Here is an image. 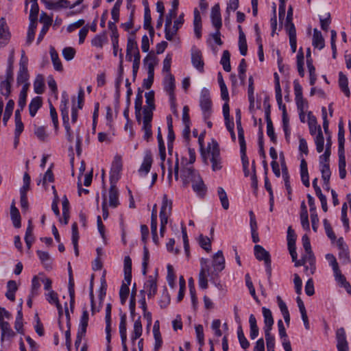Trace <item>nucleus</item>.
Returning a JSON list of instances; mask_svg holds the SVG:
<instances>
[{"label":"nucleus","mask_w":351,"mask_h":351,"mask_svg":"<svg viewBox=\"0 0 351 351\" xmlns=\"http://www.w3.org/2000/svg\"><path fill=\"white\" fill-rule=\"evenodd\" d=\"M225 268V258L221 250H219L213 256L211 265L208 258L200 259V271L199 274V286L201 289L208 287V279L215 286L220 287L219 273Z\"/></svg>","instance_id":"nucleus-1"},{"label":"nucleus","mask_w":351,"mask_h":351,"mask_svg":"<svg viewBox=\"0 0 351 351\" xmlns=\"http://www.w3.org/2000/svg\"><path fill=\"white\" fill-rule=\"evenodd\" d=\"M158 59L153 53H148L144 58V65L147 71V78L144 79L143 85L146 89H149L154 82V67L158 64Z\"/></svg>","instance_id":"nucleus-2"},{"label":"nucleus","mask_w":351,"mask_h":351,"mask_svg":"<svg viewBox=\"0 0 351 351\" xmlns=\"http://www.w3.org/2000/svg\"><path fill=\"white\" fill-rule=\"evenodd\" d=\"M171 210L172 202L167 199V195H164L159 214L160 220V234L161 237H164V234L166 230V225L168 222V218L171 213Z\"/></svg>","instance_id":"nucleus-3"},{"label":"nucleus","mask_w":351,"mask_h":351,"mask_svg":"<svg viewBox=\"0 0 351 351\" xmlns=\"http://www.w3.org/2000/svg\"><path fill=\"white\" fill-rule=\"evenodd\" d=\"M199 106L205 120L209 119L212 112V101L209 90L203 88L200 93Z\"/></svg>","instance_id":"nucleus-4"},{"label":"nucleus","mask_w":351,"mask_h":351,"mask_svg":"<svg viewBox=\"0 0 351 351\" xmlns=\"http://www.w3.org/2000/svg\"><path fill=\"white\" fill-rule=\"evenodd\" d=\"M254 256L258 261H263L266 267V273L269 278L271 276V256L263 247L260 245L254 246Z\"/></svg>","instance_id":"nucleus-5"},{"label":"nucleus","mask_w":351,"mask_h":351,"mask_svg":"<svg viewBox=\"0 0 351 351\" xmlns=\"http://www.w3.org/2000/svg\"><path fill=\"white\" fill-rule=\"evenodd\" d=\"M208 153L211 156L212 169L214 171L220 170L222 168L221 158L219 145L216 141H213L212 146L209 145Z\"/></svg>","instance_id":"nucleus-6"},{"label":"nucleus","mask_w":351,"mask_h":351,"mask_svg":"<svg viewBox=\"0 0 351 351\" xmlns=\"http://www.w3.org/2000/svg\"><path fill=\"white\" fill-rule=\"evenodd\" d=\"M122 167L121 157L119 156H115L112 162L110 171V184H116L119 180Z\"/></svg>","instance_id":"nucleus-7"},{"label":"nucleus","mask_w":351,"mask_h":351,"mask_svg":"<svg viewBox=\"0 0 351 351\" xmlns=\"http://www.w3.org/2000/svg\"><path fill=\"white\" fill-rule=\"evenodd\" d=\"M337 348L338 351H349L348 343L346 339V331L343 328L336 331Z\"/></svg>","instance_id":"nucleus-8"},{"label":"nucleus","mask_w":351,"mask_h":351,"mask_svg":"<svg viewBox=\"0 0 351 351\" xmlns=\"http://www.w3.org/2000/svg\"><path fill=\"white\" fill-rule=\"evenodd\" d=\"M191 62L193 66L199 72H204V62L202 54L199 49L193 47L191 49Z\"/></svg>","instance_id":"nucleus-9"},{"label":"nucleus","mask_w":351,"mask_h":351,"mask_svg":"<svg viewBox=\"0 0 351 351\" xmlns=\"http://www.w3.org/2000/svg\"><path fill=\"white\" fill-rule=\"evenodd\" d=\"M193 191L200 197H204L207 191V187L199 175L195 176L191 181Z\"/></svg>","instance_id":"nucleus-10"},{"label":"nucleus","mask_w":351,"mask_h":351,"mask_svg":"<svg viewBox=\"0 0 351 351\" xmlns=\"http://www.w3.org/2000/svg\"><path fill=\"white\" fill-rule=\"evenodd\" d=\"M199 175L192 167H185L181 169L180 178L184 186H186L194 179L195 176Z\"/></svg>","instance_id":"nucleus-11"},{"label":"nucleus","mask_w":351,"mask_h":351,"mask_svg":"<svg viewBox=\"0 0 351 351\" xmlns=\"http://www.w3.org/2000/svg\"><path fill=\"white\" fill-rule=\"evenodd\" d=\"M10 38V34L5 19H0V47L5 46Z\"/></svg>","instance_id":"nucleus-12"},{"label":"nucleus","mask_w":351,"mask_h":351,"mask_svg":"<svg viewBox=\"0 0 351 351\" xmlns=\"http://www.w3.org/2000/svg\"><path fill=\"white\" fill-rule=\"evenodd\" d=\"M1 330V342L4 341H10L15 336V332L12 330L8 322L0 323Z\"/></svg>","instance_id":"nucleus-13"},{"label":"nucleus","mask_w":351,"mask_h":351,"mask_svg":"<svg viewBox=\"0 0 351 351\" xmlns=\"http://www.w3.org/2000/svg\"><path fill=\"white\" fill-rule=\"evenodd\" d=\"M164 90L167 92L169 97L176 96L174 91L176 88L175 78L171 73H168L163 81Z\"/></svg>","instance_id":"nucleus-14"},{"label":"nucleus","mask_w":351,"mask_h":351,"mask_svg":"<svg viewBox=\"0 0 351 351\" xmlns=\"http://www.w3.org/2000/svg\"><path fill=\"white\" fill-rule=\"evenodd\" d=\"M210 18L213 25L215 29H220L222 26L220 7L218 3L211 8Z\"/></svg>","instance_id":"nucleus-15"},{"label":"nucleus","mask_w":351,"mask_h":351,"mask_svg":"<svg viewBox=\"0 0 351 351\" xmlns=\"http://www.w3.org/2000/svg\"><path fill=\"white\" fill-rule=\"evenodd\" d=\"M144 291L147 293L148 298H152L157 293V283L156 279L152 276L148 277L147 280L144 284Z\"/></svg>","instance_id":"nucleus-16"},{"label":"nucleus","mask_w":351,"mask_h":351,"mask_svg":"<svg viewBox=\"0 0 351 351\" xmlns=\"http://www.w3.org/2000/svg\"><path fill=\"white\" fill-rule=\"evenodd\" d=\"M46 7L50 10H57L60 8H74L72 7V3L68 0H58L56 1H45Z\"/></svg>","instance_id":"nucleus-17"},{"label":"nucleus","mask_w":351,"mask_h":351,"mask_svg":"<svg viewBox=\"0 0 351 351\" xmlns=\"http://www.w3.org/2000/svg\"><path fill=\"white\" fill-rule=\"evenodd\" d=\"M152 164V157L150 152H147L143 158V162L138 169L141 176H146L150 171Z\"/></svg>","instance_id":"nucleus-18"},{"label":"nucleus","mask_w":351,"mask_h":351,"mask_svg":"<svg viewBox=\"0 0 351 351\" xmlns=\"http://www.w3.org/2000/svg\"><path fill=\"white\" fill-rule=\"evenodd\" d=\"M14 81V77L8 78L5 75V80L0 82V93L5 98H8L11 94L12 83Z\"/></svg>","instance_id":"nucleus-19"},{"label":"nucleus","mask_w":351,"mask_h":351,"mask_svg":"<svg viewBox=\"0 0 351 351\" xmlns=\"http://www.w3.org/2000/svg\"><path fill=\"white\" fill-rule=\"evenodd\" d=\"M265 119L267 122V134L273 143H276L277 138L274 132L273 123L270 118L269 106H268V108L265 110Z\"/></svg>","instance_id":"nucleus-20"},{"label":"nucleus","mask_w":351,"mask_h":351,"mask_svg":"<svg viewBox=\"0 0 351 351\" xmlns=\"http://www.w3.org/2000/svg\"><path fill=\"white\" fill-rule=\"evenodd\" d=\"M69 97L67 93L64 91L62 93L61 101L60 105V110L61 112V116L62 120L69 119Z\"/></svg>","instance_id":"nucleus-21"},{"label":"nucleus","mask_w":351,"mask_h":351,"mask_svg":"<svg viewBox=\"0 0 351 351\" xmlns=\"http://www.w3.org/2000/svg\"><path fill=\"white\" fill-rule=\"evenodd\" d=\"M262 312L264 317L265 324L263 328L264 331L271 330L272 326L274 325V319L271 311L269 308H267L266 307H263Z\"/></svg>","instance_id":"nucleus-22"},{"label":"nucleus","mask_w":351,"mask_h":351,"mask_svg":"<svg viewBox=\"0 0 351 351\" xmlns=\"http://www.w3.org/2000/svg\"><path fill=\"white\" fill-rule=\"evenodd\" d=\"M109 205L112 208H116L119 205V191L116 184H110L109 189Z\"/></svg>","instance_id":"nucleus-23"},{"label":"nucleus","mask_w":351,"mask_h":351,"mask_svg":"<svg viewBox=\"0 0 351 351\" xmlns=\"http://www.w3.org/2000/svg\"><path fill=\"white\" fill-rule=\"evenodd\" d=\"M312 45L315 48L322 49L325 46L324 39L320 31L314 29Z\"/></svg>","instance_id":"nucleus-24"},{"label":"nucleus","mask_w":351,"mask_h":351,"mask_svg":"<svg viewBox=\"0 0 351 351\" xmlns=\"http://www.w3.org/2000/svg\"><path fill=\"white\" fill-rule=\"evenodd\" d=\"M177 15V11H174V12H173L172 10H170L169 11V13L167 14L166 16V19H165V38L167 40H170L171 41V34L169 33V27L171 26V24H172V19L173 18H175Z\"/></svg>","instance_id":"nucleus-25"},{"label":"nucleus","mask_w":351,"mask_h":351,"mask_svg":"<svg viewBox=\"0 0 351 351\" xmlns=\"http://www.w3.org/2000/svg\"><path fill=\"white\" fill-rule=\"evenodd\" d=\"M339 86L344 95L349 97L350 96V92L348 88V80L347 77L342 72L339 73Z\"/></svg>","instance_id":"nucleus-26"},{"label":"nucleus","mask_w":351,"mask_h":351,"mask_svg":"<svg viewBox=\"0 0 351 351\" xmlns=\"http://www.w3.org/2000/svg\"><path fill=\"white\" fill-rule=\"evenodd\" d=\"M42 106V98L37 96L33 98L29 104V111L31 117H34L38 109Z\"/></svg>","instance_id":"nucleus-27"},{"label":"nucleus","mask_w":351,"mask_h":351,"mask_svg":"<svg viewBox=\"0 0 351 351\" xmlns=\"http://www.w3.org/2000/svg\"><path fill=\"white\" fill-rule=\"evenodd\" d=\"M142 332L143 327L141 321V317H138V319L134 322L133 331L131 335V340L132 343H134V341L141 336Z\"/></svg>","instance_id":"nucleus-28"},{"label":"nucleus","mask_w":351,"mask_h":351,"mask_svg":"<svg viewBox=\"0 0 351 351\" xmlns=\"http://www.w3.org/2000/svg\"><path fill=\"white\" fill-rule=\"evenodd\" d=\"M194 32L197 38H199L202 36V19L199 11L195 9L194 11Z\"/></svg>","instance_id":"nucleus-29"},{"label":"nucleus","mask_w":351,"mask_h":351,"mask_svg":"<svg viewBox=\"0 0 351 351\" xmlns=\"http://www.w3.org/2000/svg\"><path fill=\"white\" fill-rule=\"evenodd\" d=\"M184 23V14L182 13L179 17L174 21L173 27H169L168 29L169 33L171 34V40H173L174 36L177 34L178 30L182 27Z\"/></svg>","instance_id":"nucleus-30"},{"label":"nucleus","mask_w":351,"mask_h":351,"mask_svg":"<svg viewBox=\"0 0 351 351\" xmlns=\"http://www.w3.org/2000/svg\"><path fill=\"white\" fill-rule=\"evenodd\" d=\"M316 146V151L322 153L324 149V137L320 126H318V132L314 139Z\"/></svg>","instance_id":"nucleus-31"},{"label":"nucleus","mask_w":351,"mask_h":351,"mask_svg":"<svg viewBox=\"0 0 351 351\" xmlns=\"http://www.w3.org/2000/svg\"><path fill=\"white\" fill-rule=\"evenodd\" d=\"M305 252L306 254L302 256V258L304 261L305 264L308 263L310 265V273L311 274H313L316 269L315 258L314 254L312 250L310 252Z\"/></svg>","instance_id":"nucleus-32"},{"label":"nucleus","mask_w":351,"mask_h":351,"mask_svg":"<svg viewBox=\"0 0 351 351\" xmlns=\"http://www.w3.org/2000/svg\"><path fill=\"white\" fill-rule=\"evenodd\" d=\"M250 324V337L252 339H256L258 335V328L256 324V319L253 314H251L249 317Z\"/></svg>","instance_id":"nucleus-33"},{"label":"nucleus","mask_w":351,"mask_h":351,"mask_svg":"<svg viewBox=\"0 0 351 351\" xmlns=\"http://www.w3.org/2000/svg\"><path fill=\"white\" fill-rule=\"evenodd\" d=\"M142 104H143V96L142 91L138 90V94L136 95L135 101H134V108H135V114L136 119L138 122L141 121V111L142 109Z\"/></svg>","instance_id":"nucleus-34"},{"label":"nucleus","mask_w":351,"mask_h":351,"mask_svg":"<svg viewBox=\"0 0 351 351\" xmlns=\"http://www.w3.org/2000/svg\"><path fill=\"white\" fill-rule=\"evenodd\" d=\"M108 42L106 33L104 32L100 34L96 35L91 40L93 46L101 49L104 43Z\"/></svg>","instance_id":"nucleus-35"},{"label":"nucleus","mask_w":351,"mask_h":351,"mask_svg":"<svg viewBox=\"0 0 351 351\" xmlns=\"http://www.w3.org/2000/svg\"><path fill=\"white\" fill-rule=\"evenodd\" d=\"M29 85H30V84H24L22 87L21 92H20L18 105H19V107L21 108V110H23L26 105L27 90H28Z\"/></svg>","instance_id":"nucleus-36"},{"label":"nucleus","mask_w":351,"mask_h":351,"mask_svg":"<svg viewBox=\"0 0 351 351\" xmlns=\"http://www.w3.org/2000/svg\"><path fill=\"white\" fill-rule=\"evenodd\" d=\"M50 56L54 69L58 71H62L63 69L62 62L59 59L58 53L53 47H51L50 49Z\"/></svg>","instance_id":"nucleus-37"},{"label":"nucleus","mask_w":351,"mask_h":351,"mask_svg":"<svg viewBox=\"0 0 351 351\" xmlns=\"http://www.w3.org/2000/svg\"><path fill=\"white\" fill-rule=\"evenodd\" d=\"M220 63L225 71L230 72L231 71L230 53L228 50L223 51Z\"/></svg>","instance_id":"nucleus-38"},{"label":"nucleus","mask_w":351,"mask_h":351,"mask_svg":"<svg viewBox=\"0 0 351 351\" xmlns=\"http://www.w3.org/2000/svg\"><path fill=\"white\" fill-rule=\"evenodd\" d=\"M29 73L27 69H19L16 77V82L18 85L23 84V86L25 84H29Z\"/></svg>","instance_id":"nucleus-39"},{"label":"nucleus","mask_w":351,"mask_h":351,"mask_svg":"<svg viewBox=\"0 0 351 351\" xmlns=\"http://www.w3.org/2000/svg\"><path fill=\"white\" fill-rule=\"evenodd\" d=\"M31 178L27 173H25L23 178V186L20 189V196H27V193L30 189Z\"/></svg>","instance_id":"nucleus-40"},{"label":"nucleus","mask_w":351,"mask_h":351,"mask_svg":"<svg viewBox=\"0 0 351 351\" xmlns=\"http://www.w3.org/2000/svg\"><path fill=\"white\" fill-rule=\"evenodd\" d=\"M217 194L223 208L228 210L229 208V201L226 191L222 187L219 186L217 188Z\"/></svg>","instance_id":"nucleus-41"},{"label":"nucleus","mask_w":351,"mask_h":351,"mask_svg":"<svg viewBox=\"0 0 351 351\" xmlns=\"http://www.w3.org/2000/svg\"><path fill=\"white\" fill-rule=\"evenodd\" d=\"M119 333L121 341H127V328H126V315L125 314L121 316L119 323Z\"/></svg>","instance_id":"nucleus-42"},{"label":"nucleus","mask_w":351,"mask_h":351,"mask_svg":"<svg viewBox=\"0 0 351 351\" xmlns=\"http://www.w3.org/2000/svg\"><path fill=\"white\" fill-rule=\"evenodd\" d=\"M308 127H309V132L311 135H315L316 132H318V126L317 125V119L315 116L311 114V112H309L308 114Z\"/></svg>","instance_id":"nucleus-43"},{"label":"nucleus","mask_w":351,"mask_h":351,"mask_svg":"<svg viewBox=\"0 0 351 351\" xmlns=\"http://www.w3.org/2000/svg\"><path fill=\"white\" fill-rule=\"evenodd\" d=\"M265 336L267 351H274L275 337L271 335V330H265Z\"/></svg>","instance_id":"nucleus-44"},{"label":"nucleus","mask_w":351,"mask_h":351,"mask_svg":"<svg viewBox=\"0 0 351 351\" xmlns=\"http://www.w3.org/2000/svg\"><path fill=\"white\" fill-rule=\"evenodd\" d=\"M319 168L322 173V178L324 180V185H328L331 176L330 165H323L322 166H319Z\"/></svg>","instance_id":"nucleus-45"},{"label":"nucleus","mask_w":351,"mask_h":351,"mask_svg":"<svg viewBox=\"0 0 351 351\" xmlns=\"http://www.w3.org/2000/svg\"><path fill=\"white\" fill-rule=\"evenodd\" d=\"M237 335L241 347L243 349H247L250 346V343L245 337L241 325L240 324L237 328Z\"/></svg>","instance_id":"nucleus-46"},{"label":"nucleus","mask_w":351,"mask_h":351,"mask_svg":"<svg viewBox=\"0 0 351 351\" xmlns=\"http://www.w3.org/2000/svg\"><path fill=\"white\" fill-rule=\"evenodd\" d=\"M37 254L46 269L51 268L50 256L48 252L38 250Z\"/></svg>","instance_id":"nucleus-47"},{"label":"nucleus","mask_w":351,"mask_h":351,"mask_svg":"<svg viewBox=\"0 0 351 351\" xmlns=\"http://www.w3.org/2000/svg\"><path fill=\"white\" fill-rule=\"evenodd\" d=\"M33 227L32 226V222L29 220V224L26 230L25 236V241L26 243L27 247L29 249L32 246V244L34 241V237H33Z\"/></svg>","instance_id":"nucleus-48"},{"label":"nucleus","mask_w":351,"mask_h":351,"mask_svg":"<svg viewBox=\"0 0 351 351\" xmlns=\"http://www.w3.org/2000/svg\"><path fill=\"white\" fill-rule=\"evenodd\" d=\"M69 293L70 296V308L73 310L75 304V290L74 281L72 275H70L69 280Z\"/></svg>","instance_id":"nucleus-49"},{"label":"nucleus","mask_w":351,"mask_h":351,"mask_svg":"<svg viewBox=\"0 0 351 351\" xmlns=\"http://www.w3.org/2000/svg\"><path fill=\"white\" fill-rule=\"evenodd\" d=\"M14 61V50H12L8 60V67L5 72V75L8 76V78H12V77H14V73H13V64Z\"/></svg>","instance_id":"nucleus-50"},{"label":"nucleus","mask_w":351,"mask_h":351,"mask_svg":"<svg viewBox=\"0 0 351 351\" xmlns=\"http://www.w3.org/2000/svg\"><path fill=\"white\" fill-rule=\"evenodd\" d=\"M239 49L240 53L245 56L247 52V45L245 34H241V36H239Z\"/></svg>","instance_id":"nucleus-51"},{"label":"nucleus","mask_w":351,"mask_h":351,"mask_svg":"<svg viewBox=\"0 0 351 351\" xmlns=\"http://www.w3.org/2000/svg\"><path fill=\"white\" fill-rule=\"evenodd\" d=\"M240 149L244 175L245 176L247 177L249 176L250 172L248 169L249 160L246 155V149H243V148H240Z\"/></svg>","instance_id":"nucleus-52"},{"label":"nucleus","mask_w":351,"mask_h":351,"mask_svg":"<svg viewBox=\"0 0 351 351\" xmlns=\"http://www.w3.org/2000/svg\"><path fill=\"white\" fill-rule=\"evenodd\" d=\"M14 328L16 330L21 334H23V313L22 308H20L16 315L15 323H14Z\"/></svg>","instance_id":"nucleus-53"},{"label":"nucleus","mask_w":351,"mask_h":351,"mask_svg":"<svg viewBox=\"0 0 351 351\" xmlns=\"http://www.w3.org/2000/svg\"><path fill=\"white\" fill-rule=\"evenodd\" d=\"M45 84L41 75H38L34 82V92L37 94H42L44 91Z\"/></svg>","instance_id":"nucleus-54"},{"label":"nucleus","mask_w":351,"mask_h":351,"mask_svg":"<svg viewBox=\"0 0 351 351\" xmlns=\"http://www.w3.org/2000/svg\"><path fill=\"white\" fill-rule=\"evenodd\" d=\"M237 128L238 132V138L240 145V148H243V149H246V144L244 137V130L243 129L241 123H237Z\"/></svg>","instance_id":"nucleus-55"},{"label":"nucleus","mask_w":351,"mask_h":351,"mask_svg":"<svg viewBox=\"0 0 351 351\" xmlns=\"http://www.w3.org/2000/svg\"><path fill=\"white\" fill-rule=\"evenodd\" d=\"M237 128L238 132V138L240 145V148H243V149H246V144L244 137V130L243 129L241 123H237Z\"/></svg>","instance_id":"nucleus-56"},{"label":"nucleus","mask_w":351,"mask_h":351,"mask_svg":"<svg viewBox=\"0 0 351 351\" xmlns=\"http://www.w3.org/2000/svg\"><path fill=\"white\" fill-rule=\"evenodd\" d=\"M287 239L288 248H291L292 246H295L296 234L291 226L287 229Z\"/></svg>","instance_id":"nucleus-57"},{"label":"nucleus","mask_w":351,"mask_h":351,"mask_svg":"<svg viewBox=\"0 0 351 351\" xmlns=\"http://www.w3.org/2000/svg\"><path fill=\"white\" fill-rule=\"evenodd\" d=\"M199 244L207 252L211 250V242L208 237L201 234L199 238Z\"/></svg>","instance_id":"nucleus-58"},{"label":"nucleus","mask_w":351,"mask_h":351,"mask_svg":"<svg viewBox=\"0 0 351 351\" xmlns=\"http://www.w3.org/2000/svg\"><path fill=\"white\" fill-rule=\"evenodd\" d=\"M40 287V283L38 278L37 276H34L32 280V289L29 295H31V296H37L39 294Z\"/></svg>","instance_id":"nucleus-59"},{"label":"nucleus","mask_w":351,"mask_h":351,"mask_svg":"<svg viewBox=\"0 0 351 351\" xmlns=\"http://www.w3.org/2000/svg\"><path fill=\"white\" fill-rule=\"evenodd\" d=\"M122 2L123 0H117L111 10L112 18L115 22H118L119 20V10Z\"/></svg>","instance_id":"nucleus-60"},{"label":"nucleus","mask_w":351,"mask_h":351,"mask_svg":"<svg viewBox=\"0 0 351 351\" xmlns=\"http://www.w3.org/2000/svg\"><path fill=\"white\" fill-rule=\"evenodd\" d=\"M346 156H339V171L341 179H344L346 176Z\"/></svg>","instance_id":"nucleus-61"},{"label":"nucleus","mask_w":351,"mask_h":351,"mask_svg":"<svg viewBox=\"0 0 351 351\" xmlns=\"http://www.w3.org/2000/svg\"><path fill=\"white\" fill-rule=\"evenodd\" d=\"M301 224L304 229L310 230L307 209H303L300 213Z\"/></svg>","instance_id":"nucleus-62"},{"label":"nucleus","mask_w":351,"mask_h":351,"mask_svg":"<svg viewBox=\"0 0 351 351\" xmlns=\"http://www.w3.org/2000/svg\"><path fill=\"white\" fill-rule=\"evenodd\" d=\"M32 5L29 12V19H38V15L39 12V7L37 3V0H31Z\"/></svg>","instance_id":"nucleus-63"},{"label":"nucleus","mask_w":351,"mask_h":351,"mask_svg":"<svg viewBox=\"0 0 351 351\" xmlns=\"http://www.w3.org/2000/svg\"><path fill=\"white\" fill-rule=\"evenodd\" d=\"M75 54V50L73 47H67L63 49L62 50V56L64 58L67 60H71L73 59Z\"/></svg>","instance_id":"nucleus-64"}]
</instances>
